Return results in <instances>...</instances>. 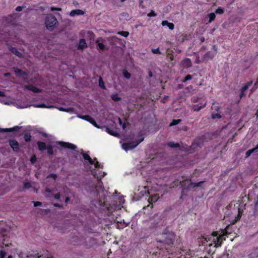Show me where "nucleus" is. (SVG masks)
Returning <instances> with one entry per match:
<instances>
[{"label":"nucleus","instance_id":"obj_1","mask_svg":"<svg viewBox=\"0 0 258 258\" xmlns=\"http://www.w3.org/2000/svg\"><path fill=\"white\" fill-rule=\"evenodd\" d=\"M228 226L226 228L223 230L222 231V234H219L217 231L213 232L210 237L209 238V241H212V243H210L209 245H212L213 244H214L215 247H219L222 244V242L224 240H225V238L224 237V236L228 234V232H227Z\"/></svg>","mask_w":258,"mask_h":258},{"label":"nucleus","instance_id":"obj_2","mask_svg":"<svg viewBox=\"0 0 258 258\" xmlns=\"http://www.w3.org/2000/svg\"><path fill=\"white\" fill-rule=\"evenodd\" d=\"M162 235L164 239L163 243L168 245H173L176 239V234L173 232H168L167 229L164 230Z\"/></svg>","mask_w":258,"mask_h":258},{"label":"nucleus","instance_id":"obj_3","mask_svg":"<svg viewBox=\"0 0 258 258\" xmlns=\"http://www.w3.org/2000/svg\"><path fill=\"white\" fill-rule=\"evenodd\" d=\"M191 101L192 103H197L200 101V102L199 104H193L191 106L192 109L196 112L199 111L201 109L204 108L206 107L207 105V101L205 99H203L202 98H200L198 96L193 97Z\"/></svg>","mask_w":258,"mask_h":258},{"label":"nucleus","instance_id":"obj_4","mask_svg":"<svg viewBox=\"0 0 258 258\" xmlns=\"http://www.w3.org/2000/svg\"><path fill=\"white\" fill-rule=\"evenodd\" d=\"M45 23L46 28L49 31H52L57 24L58 21L54 15L49 14L46 16Z\"/></svg>","mask_w":258,"mask_h":258},{"label":"nucleus","instance_id":"obj_5","mask_svg":"<svg viewBox=\"0 0 258 258\" xmlns=\"http://www.w3.org/2000/svg\"><path fill=\"white\" fill-rule=\"evenodd\" d=\"M144 140V137H143L142 135H141L140 138L138 140L123 143L122 145V148L125 151L132 150L136 148L140 143L143 142Z\"/></svg>","mask_w":258,"mask_h":258},{"label":"nucleus","instance_id":"obj_6","mask_svg":"<svg viewBox=\"0 0 258 258\" xmlns=\"http://www.w3.org/2000/svg\"><path fill=\"white\" fill-rule=\"evenodd\" d=\"M167 252V248H159L158 246H157L155 249L150 251V253H152L154 258H162L166 256Z\"/></svg>","mask_w":258,"mask_h":258},{"label":"nucleus","instance_id":"obj_7","mask_svg":"<svg viewBox=\"0 0 258 258\" xmlns=\"http://www.w3.org/2000/svg\"><path fill=\"white\" fill-rule=\"evenodd\" d=\"M57 144L60 145L61 147L66 148L72 150H76L77 149V146L69 142H65L63 141H59L57 142Z\"/></svg>","mask_w":258,"mask_h":258},{"label":"nucleus","instance_id":"obj_8","mask_svg":"<svg viewBox=\"0 0 258 258\" xmlns=\"http://www.w3.org/2000/svg\"><path fill=\"white\" fill-rule=\"evenodd\" d=\"M79 117L89 122L92 124H93L94 126L99 128V126H98L95 119L94 118H93L92 117H91L90 115H81L79 116Z\"/></svg>","mask_w":258,"mask_h":258},{"label":"nucleus","instance_id":"obj_9","mask_svg":"<svg viewBox=\"0 0 258 258\" xmlns=\"http://www.w3.org/2000/svg\"><path fill=\"white\" fill-rule=\"evenodd\" d=\"M253 83L252 81H249L247 82L240 89V93L239 95V97L240 99L245 96V91L248 89V88Z\"/></svg>","mask_w":258,"mask_h":258},{"label":"nucleus","instance_id":"obj_10","mask_svg":"<svg viewBox=\"0 0 258 258\" xmlns=\"http://www.w3.org/2000/svg\"><path fill=\"white\" fill-rule=\"evenodd\" d=\"M215 56V53H214L212 51H208L203 56L202 59L203 62H207L209 60H212Z\"/></svg>","mask_w":258,"mask_h":258},{"label":"nucleus","instance_id":"obj_11","mask_svg":"<svg viewBox=\"0 0 258 258\" xmlns=\"http://www.w3.org/2000/svg\"><path fill=\"white\" fill-rule=\"evenodd\" d=\"M8 47L9 48V50L14 54L16 55L19 58H23V54L18 51V50L15 47L12 46L10 44H8Z\"/></svg>","mask_w":258,"mask_h":258},{"label":"nucleus","instance_id":"obj_12","mask_svg":"<svg viewBox=\"0 0 258 258\" xmlns=\"http://www.w3.org/2000/svg\"><path fill=\"white\" fill-rule=\"evenodd\" d=\"M9 145L15 152H18L20 149L19 143L16 140H10Z\"/></svg>","mask_w":258,"mask_h":258},{"label":"nucleus","instance_id":"obj_13","mask_svg":"<svg viewBox=\"0 0 258 258\" xmlns=\"http://www.w3.org/2000/svg\"><path fill=\"white\" fill-rule=\"evenodd\" d=\"M181 66L185 69H188L192 66L191 60L188 58H185L181 61Z\"/></svg>","mask_w":258,"mask_h":258},{"label":"nucleus","instance_id":"obj_14","mask_svg":"<svg viewBox=\"0 0 258 258\" xmlns=\"http://www.w3.org/2000/svg\"><path fill=\"white\" fill-rule=\"evenodd\" d=\"M21 127L19 126H15L13 127L3 128H0V133L12 132L19 131Z\"/></svg>","mask_w":258,"mask_h":258},{"label":"nucleus","instance_id":"obj_15","mask_svg":"<svg viewBox=\"0 0 258 258\" xmlns=\"http://www.w3.org/2000/svg\"><path fill=\"white\" fill-rule=\"evenodd\" d=\"M81 155H82L83 156V159L85 160V161H87L88 162L91 164V165H93L94 164V161L93 160V159L90 157V156H89V154H88L87 153H85L83 150H82V152L81 153Z\"/></svg>","mask_w":258,"mask_h":258},{"label":"nucleus","instance_id":"obj_16","mask_svg":"<svg viewBox=\"0 0 258 258\" xmlns=\"http://www.w3.org/2000/svg\"><path fill=\"white\" fill-rule=\"evenodd\" d=\"M25 88L34 93H41L42 92L41 89L38 88L33 85H26L25 86Z\"/></svg>","mask_w":258,"mask_h":258},{"label":"nucleus","instance_id":"obj_17","mask_svg":"<svg viewBox=\"0 0 258 258\" xmlns=\"http://www.w3.org/2000/svg\"><path fill=\"white\" fill-rule=\"evenodd\" d=\"M14 70L15 74L19 76H27L28 75L27 72L24 71L17 68H14Z\"/></svg>","mask_w":258,"mask_h":258},{"label":"nucleus","instance_id":"obj_18","mask_svg":"<svg viewBox=\"0 0 258 258\" xmlns=\"http://www.w3.org/2000/svg\"><path fill=\"white\" fill-rule=\"evenodd\" d=\"M87 47V45L86 42V40L84 39H81L80 40L79 44L78 46L79 50H83L85 48Z\"/></svg>","mask_w":258,"mask_h":258},{"label":"nucleus","instance_id":"obj_19","mask_svg":"<svg viewBox=\"0 0 258 258\" xmlns=\"http://www.w3.org/2000/svg\"><path fill=\"white\" fill-rule=\"evenodd\" d=\"M37 144L38 146V150L40 151H43L45 150L47 147L44 142L41 141H38L37 142Z\"/></svg>","mask_w":258,"mask_h":258},{"label":"nucleus","instance_id":"obj_20","mask_svg":"<svg viewBox=\"0 0 258 258\" xmlns=\"http://www.w3.org/2000/svg\"><path fill=\"white\" fill-rule=\"evenodd\" d=\"M204 182V181H201L197 183H195L191 182L188 185L187 188H189V189L192 188H194L196 187H200L202 185V184Z\"/></svg>","mask_w":258,"mask_h":258},{"label":"nucleus","instance_id":"obj_21","mask_svg":"<svg viewBox=\"0 0 258 258\" xmlns=\"http://www.w3.org/2000/svg\"><path fill=\"white\" fill-rule=\"evenodd\" d=\"M161 24L163 26H167L170 30H173L174 28V25L172 23H170L167 20H164L162 22Z\"/></svg>","mask_w":258,"mask_h":258},{"label":"nucleus","instance_id":"obj_22","mask_svg":"<svg viewBox=\"0 0 258 258\" xmlns=\"http://www.w3.org/2000/svg\"><path fill=\"white\" fill-rule=\"evenodd\" d=\"M84 12L82 10L80 9H77L72 10L70 13V15L71 16H75L76 15H83Z\"/></svg>","mask_w":258,"mask_h":258},{"label":"nucleus","instance_id":"obj_23","mask_svg":"<svg viewBox=\"0 0 258 258\" xmlns=\"http://www.w3.org/2000/svg\"><path fill=\"white\" fill-rule=\"evenodd\" d=\"M257 149H258V144L257 145V146L255 148H253L252 149L248 150V151H247L246 152V153H245V158H247L249 156H250V155L252 153H253L254 152H256Z\"/></svg>","mask_w":258,"mask_h":258},{"label":"nucleus","instance_id":"obj_24","mask_svg":"<svg viewBox=\"0 0 258 258\" xmlns=\"http://www.w3.org/2000/svg\"><path fill=\"white\" fill-rule=\"evenodd\" d=\"M105 174L104 172H103L102 175L100 176V177H98V176L96 177V175L94 174V176L97 178L98 186H99L100 188L102 187V184H103V183L101 181V179L102 178H103L105 176Z\"/></svg>","mask_w":258,"mask_h":258},{"label":"nucleus","instance_id":"obj_25","mask_svg":"<svg viewBox=\"0 0 258 258\" xmlns=\"http://www.w3.org/2000/svg\"><path fill=\"white\" fill-rule=\"evenodd\" d=\"M168 147L170 148H178L180 147V145L178 143H174L173 142H170L167 143Z\"/></svg>","mask_w":258,"mask_h":258},{"label":"nucleus","instance_id":"obj_26","mask_svg":"<svg viewBox=\"0 0 258 258\" xmlns=\"http://www.w3.org/2000/svg\"><path fill=\"white\" fill-rule=\"evenodd\" d=\"M189 189V188H187V186H186V187H183L182 189L181 194L180 197V199H183L184 198V197H186L187 196V194L185 193V192L187 191Z\"/></svg>","mask_w":258,"mask_h":258},{"label":"nucleus","instance_id":"obj_27","mask_svg":"<svg viewBox=\"0 0 258 258\" xmlns=\"http://www.w3.org/2000/svg\"><path fill=\"white\" fill-rule=\"evenodd\" d=\"M111 98L112 100L114 101H119L121 100V98L118 96V94L116 93L113 94Z\"/></svg>","mask_w":258,"mask_h":258},{"label":"nucleus","instance_id":"obj_28","mask_svg":"<svg viewBox=\"0 0 258 258\" xmlns=\"http://www.w3.org/2000/svg\"><path fill=\"white\" fill-rule=\"evenodd\" d=\"M122 74L124 77L127 79H129L131 77V74L125 69L123 70Z\"/></svg>","mask_w":258,"mask_h":258},{"label":"nucleus","instance_id":"obj_29","mask_svg":"<svg viewBox=\"0 0 258 258\" xmlns=\"http://www.w3.org/2000/svg\"><path fill=\"white\" fill-rule=\"evenodd\" d=\"M31 135L30 133H26L24 136V139L26 142H29L31 140Z\"/></svg>","mask_w":258,"mask_h":258},{"label":"nucleus","instance_id":"obj_30","mask_svg":"<svg viewBox=\"0 0 258 258\" xmlns=\"http://www.w3.org/2000/svg\"><path fill=\"white\" fill-rule=\"evenodd\" d=\"M208 17H209V20L208 23H211L212 21H213L214 20H215V18H216V15H215V13H210V14L208 15Z\"/></svg>","mask_w":258,"mask_h":258},{"label":"nucleus","instance_id":"obj_31","mask_svg":"<svg viewBox=\"0 0 258 258\" xmlns=\"http://www.w3.org/2000/svg\"><path fill=\"white\" fill-rule=\"evenodd\" d=\"M106 131L108 134L113 136H116L117 135V133L116 132L110 129L108 127H106Z\"/></svg>","mask_w":258,"mask_h":258},{"label":"nucleus","instance_id":"obj_32","mask_svg":"<svg viewBox=\"0 0 258 258\" xmlns=\"http://www.w3.org/2000/svg\"><path fill=\"white\" fill-rule=\"evenodd\" d=\"M99 86L100 88H102L103 89H106V87L104 85V82L103 81L102 78L101 77H100L99 79Z\"/></svg>","mask_w":258,"mask_h":258},{"label":"nucleus","instance_id":"obj_33","mask_svg":"<svg viewBox=\"0 0 258 258\" xmlns=\"http://www.w3.org/2000/svg\"><path fill=\"white\" fill-rule=\"evenodd\" d=\"M254 214L256 215L258 213V195L256 197V201L254 205Z\"/></svg>","mask_w":258,"mask_h":258},{"label":"nucleus","instance_id":"obj_34","mask_svg":"<svg viewBox=\"0 0 258 258\" xmlns=\"http://www.w3.org/2000/svg\"><path fill=\"white\" fill-rule=\"evenodd\" d=\"M46 149L47 150V153L48 155H52L53 154V150L52 146H47Z\"/></svg>","mask_w":258,"mask_h":258},{"label":"nucleus","instance_id":"obj_35","mask_svg":"<svg viewBox=\"0 0 258 258\" xmlns=\"http://www.w3.org/2000/svg\"><path fill=\"white\" fill-rule=\"evenodd\" d=\"M181 121V120L180 119H173L172 122H170V126H174V125H177L178 124L180 121Z\"/></svg>","mask_w":258,"mask_h":258},{"label":"nucleus","instance_id":"obj_36","mask_svg":"<svg viewBox=\"0 0 258 258\" xmlns=\"http://www.w3.org/2000/svg\"><path fill=\"white\" fill-rule=\"evenodd\" d=\"M117 34L125 37H126L129 35V32L125 31H119Z\"/></svg>","mask_w":258,"mask_h":258},{"label":"nucleus","instance_id":"obj_37","mask_svg":"<svg viewBox=\"0 0 258 258\" xmlns=\"http://www.w3.org/2000/svg\"><path fill=\"white\" fill-rule=\"evenodd\" d=\"M192 78L191 75L188 74L186 75L185 78L182 80V83H185L188 80H190Z\"/></svg>","mask_w":258,"mask_h":258},{"label":"nucleus","instance_id":"obj_38","mask_svg":"<svg viewBox=\"0 0 258 258\" xmlns=\"http://www.w3.org/2000/svg\"><path fill=\"white\" fill-rule=\"evenodd\" d=\"M215 12L217 14L221 15V14H223L224 13V11L223 9H222L221 8H218V9H217L216 10Z\"/></svg>","mask_w":258,"mask_h":258},{"label":"nucleus","instance_id":"obj_39","mask_svg":"<svg viewBox=\"0 0 258 258\" xmlns=\"http://www.w3.org/2000/svg\"><path fill=\"white\" fill-rule=\"evenodd\" d=\"M31 186V183L29 182H25L24 183V187L26 189H29Z\"/></svg>","mask_w":258,"mask_h":258},{"label":"nucleus","instance_id":"obj_40","mask_svg":"<svg viewBox=\"0 0 258 258\" xmlns=\"http://www.w3.org/2000/svg\"><path fill=\"white\" fill-rule=\"evenodd\" d=\"M251 257H258V247L255 248L252 253L250 254Z\"/></svg>","mask_w":258,"mask_h":258},{"label":"nucleus","instance_id":"obj_41","mask_svg":"<svg viewBox=\"0 0 258 258\" xmlns=\"http://www.w3.org/2000/svg\"><path fill=\"white\" fill-rule=\"evenodd\" d=\"M96 43H97V45L99 47V48H100V49L102 50L105 49V45H104L103 43H101V42H98V41H97Z\"/></svg>","mask_w":258,"mask_h":258},{"label":"nucleus","instance_id":"obj_42","mask_svg":"<svg viewBox=\"0 0 258 258\" xmlns=\"http://www.w3.org/2000/svg\"><path fill=\"white\" fill-rule=\"evenodd\" d=\"M93 165H94L95 167L96 168H103V165H101L98 161H97L95 163L94 162Z\"/></svg>","mask_w":258,"mask_h":258},{"label":"nucleus","instance_id":"obj_43","mask_svg":"<svg viewBox=\"0 0 258 258\" xmlns=\"http://www.w3.org/2000/svg\"><path fill=\"white\" fill-rule=\"evenodd\" d=\"M30 162L32 164H34L37 161V158L35 155H32L30 158Z\"/></svg>","mask_w":258,"mask_h":258},{"label":"nucleus","instance_id":"obj_44","mask_svg":"<svg viewBox=\"0 0 258 258\" xmlns=\"http://www.w3.org/2000/svg\"><path fill=\"white\" fill-rule=\"evenodd\" d=\"M57 177V176L56 174L50 173L47 176V178H52L54 179V180H56Z\"/></svg>","mask_w":258,"mask_h":258},{"label":"nucleus","instance_id":"obj_45","mask_svg":"<svg viewBox=\"0 0 258 258\" xmlns=\"http://www.w3.org/2000/svg\"><path fill=\"white\" fill-rule=\"evenodd\" d=\"M148 17H155L157 16V14L153 10H151L150 13L147 14Z\"/></svg>","mask_w":258,"mask_h":258},{"label":"nucleus","instance_id":"obj_46","mask_svg":"<svg viewBox=\"0 0 258 258\" xmlns=\"http://www.w3.org/2000/svg\"><path fill=\"white\" fill-rule=\"evenodd\" d=\"M152 52L154 54H161V52L159 48L156 49H152Z\"/></svg>","mask_w":258,"mask_h":258},{"label":"nucleus","instance_id":"obj_47","mask_svg":"<svg viewBox=\"0 0 258 258\" xmlns=\"http://www.w3.org/2000/svg\"><path fill=\"white\" fill-rule=\"evenodd\" d=\"M212 117L213 119L220 118L221 117V116L219 113H215V114H212Z\"/></svg>","mask_w":258,"mask_h":258},{"label":"nucleus","instance_id":"obj_48","mask_svg":"<svg viewBox=\"0 0 258 258\" xmlns=\"http://www.w3.org/2000/svg\"><path fill=\"white\" fill-rule=\"evenodd\" d=\"M50 9L51 11H61V8H58V7H55L53 6L51 7Z\"/></svg>","mask_w":258,"mask_h":258},{"label":"nucleus","instance_id":"obj_49","mask_svg":"<svg viewBox=\"0 0 258 258\" xmlns=\"http://www.w3.org/2000/svg\"><path fill=\"white\" fill-rule=\"evenodd\" d=\"M6 254L7 253L5 250H2L0 251V258H4Z\"/></svg>","mask_w":258,"mask_h":258},{"label":"nucleus","instance_id":"obj_50","mask_svg":"<svg viewBox=\"0 0 258 258\" xmlns=\"http://www.w3.org/2000/svg\"><path fill=\"white\" fill-rule=\"evenodd\" d=\"M33 203H34V206L35 207L42 206V203L40 202L37 201V202H33Z\"/></svg>","mask_w":258,"mask_h":258},{"label":"nucleus","instance_id":"obj_51","mask_svg":"<svg viewBox=\"0 0 258 258\" xmlns=\"http://www.w3.org/2000/svg\"><path fill=\"white\" fill-rule=\"evenodd\" d=\"M179 185L181 186V187H182V189L183 188V187H186L185 186V180H182V181H180L179 182Z\"/></svg>","mask_w":258,"mask_h":258},{"label":"nucleus","instance_id":"obj_52","mask_svg":"<svg viewBox=\"0 0 258 258\" xmlns=\"http://www.w3.org/2000/svg\"><path fill=\"white\" fill-rule=\"evenodd\" d=\"M54 197L57 200H59L60 198V194L59 193H57L54 195Z\"/></svg>","mask_w":258,"mask_h":258},{"label":"nucleus","instance_id":"obj_53","mask_svg":"<svg viewBox=\"0 0 258 258\" xmlns=\"http://www.w3.org/2000/svg\"><path fill=\"white\" fill-rule=\"evenodd\" d=\"M24 8V7L23 6H18L16 8V11L17 12H21L22 11V10Z\"/></svg>","mask_w":258,"mask_h":258},{"label":"nucleus","instance_id":"obj_54","mask_svg":"<svg viewBox=\"0 0 258 258\" xmlns=\"http://www.w3.org/2000/svg\"><path fill=\"white\" fill-rule=\"evenodd\" d=\"M60 110H63V111H66L67 112H70V111H73L74 110V109L73 108H68L67 109H63L61 108Z\"/></svg>","mask_w":258,"mask_h":258},{"label":"nucleus","instance_id":"obj_55","mask_svg":"<svg viewBox=\"0 0 258 258\" xmlns=\"http://www.w3.org/2000/svg\"><path fill=\"white\" fill-rule=\"evenodd\" d=\"M213 50L215 51V52L214 53H215V55L216 54V53L217 52V48L216 46V45H214L212 47Z\"/></svg>","mask_w":258,"mask_h":258},{"label":"nucleus","instance_id":"obj_56","mask_svg":"<svg viewBox=\"0 0 258 258\" xmlns=\"http://www.w3.org/2000/svg\"><path fill=\"white\" fill-rule=\"evenodd\" d=\"M54 206L55 207L59 208H60L62 207V206L61 205H60L59 204H57V203L54 204Z\"/></svg>","mask_w":258,"mask_h":258},{"label":"nucleus","instance_id":"obj_57","mask_svg":"<svg viewBox=\"0 0 258 258\" xmlns=\"http://www.w3.org/2000/svg\"><path fill=\"white\" fill-rule=\"evenodd\" d=\"M41 135L43 137H45V138L48 137V135L46 133L42 132Z\"/></svg>","mask_w":258,"mask_h":258},{"label":"nucleus","instance_id":"obj_58","mask_svg":"<svg viewBox=\"0 0 258 258\" xmlns=\"http://www.w3.org/2000/svg\"><path fill=\"white\" fill-rule=\"evenodd\" d=\"M6 95L3 91H0V97H5Z\"/></svg>","mask_w":258,"mask_h":258},{"label":"nucleus","instance_id":"obj_59","mask_svg":"<svg viewBox=\"0 0 258 258\" xmlns=\"http://www.w3.org/2000/svg\"><path fill=\"white\" fill-rule=\"evenodd\" d=\"M45 191H46V192L50 193V192H51V191H51V190L50 188H46L45 189Z\"/></svg>","mask_w":258,"mask_h":258},{"label":"nucleus","instance_id":"obj_60","mask_svg":"<svg viewBox=\"0 0 258 258\" xmlns=\"http://www.w3.org/2000/svg\"><path fill=\"white\" fill-rule=\"evenodd\" d=\"M70 201V198L69 197H67L65 199V203H67Z\"/></svg>","mask_w":258,"mask_h":258},{"label":"nucleus","instance_id":"obj_61","mask_svg":"<svg viewBox=\"0 0 258 258\" xmlns=\"http://www.w3.org/2000/svg\"><path fill=\"white\" fill-rule=\"evenodd\" d=\"M149 76L150 78H151L153 76V73L151 71L149 72Z\"/></svg>","mask_w":258,"mask_h":258},{"label":"nucleus","instance_id":"obj_62","mask_svg":"<svg viewBox=\"0 0 258 258\" xmlns=\"http://www.w3.org/2000/svg\"><path fill=\"white\" fill-rule=\"evenodd\" d=\"M3 244L5 245L6 247L9 246L10 244H11V243H5L4 241L3 242Z\"/></svg>","mask_w":258,"mask_h":258},{"label":"nucleus","instance_id":"obj_63","mask_svg":"<svg viewBox=\"0 0 258 258\" xmlns=\"http://www.w3.org/2000/svg\"><path fill=\"white\" fill-rule=\"evenodd\" d=\"M254 85L255 86H258V77L256 79V82L254 83Z\"/></svg>","mask_w":258,"mask_h":258},{"label":"nucleus","instance_id":"obj_64","mask_svg":"<svg viewBox=\"0 0 258 258\" xmlns=\"http://www.w3.org/2000/svg\"><path fill=\"white\" fill-rule=\"evenodd\" d=\"M205 38L204 37H202L200 39V40L201 41V42H204L205 41Z\"/></svg>","mask_w":258,"mask_h":258}]
</instances>
